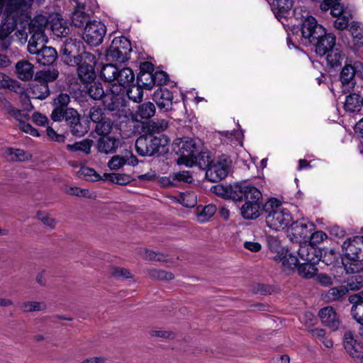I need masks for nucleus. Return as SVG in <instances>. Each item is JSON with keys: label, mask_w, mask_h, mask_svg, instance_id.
<instances>
[{"label": "nucleus", "mask_w": 363, "mask_h": 363, "mask_svg": "<svg viewBox=\"0 0 363 363\" xmlns=\"http://www.w3.org/2000/svg\"><path fill=\"white\" fill-rule=\"evenodd\" d=\"M228 183L223 185V183L211 186V191L216 196L224 199H232L235 201L245 202L240 208V213L245 220H256L261 216V200L262 194L259 189L251 183Z\"/></svg>", "instance_id": "obj_1"}, {"label": "nucleus", "mask_w": 363, "mask_h": 363, "mask_svg": "<svg viewBox=\"0 0 363 363\" xmlns=\"http://www.w3.org/2000/svg\"><path fill=\"white\" fill-rule=\"evenodd\" d=\"M335 45L336 36L325 29L310 45L318 55L323 57L327 54V68L330 80L328 88L335 97L336 89H340V50L335 48Z\"/></svg>", "instance_id": "obj_2"}, {"label": "nucleus", "mask_w": 363, "mask_h": 363, "mask_svg": "<svg viewBox=\"0 0 363 363\" xmlns=\"http://www.w3.org/2000/svg\"><path fill=\"white\" fill-rule=\"evenodd\" d=\"M88 116L90 121L94 125V130L99 135H107L113 128L121 130L123 123H126L127 116H120L119 119L114 116V113L106 111L99 106H92L89 111Z\"/></svg>", "instance_id": "obj_3"}, {"label": "nucleus", "mask_w": 363, "mask_h": 363, "mask_svg": "<svg viewBox=\"0 0 363 363\" xmlns=\"http://www.w3.org/2000/svg\"><path fill=\"white\" fill-rule=\"evenodd\" d=\"M50 118L54 122H65L67 129L76 137L84 136L89 130V121L83 119L73 108L52 111Z\"/></svg>", "instance_id": "obj_4"}, {"label": "nucleus", "mask_w": 363, "mask_h": 363, "mask_svg": "<svg viewBox=\"0 0 363 363\" xmlns=\"http://www.w3.org/2000/svg\"><path fill=\"white\" fill-rule=\"evenodd\" d=\"M325 30L322 25L318 23L315 17L307 15L302 16L301 23L293 26L291 31L298 41L308 47Z\"/></svg>", "instance_id": "obj_5"}, {"label": "nucleus", "mask_w": 363, "mask_h": 363, "mask_svg": "<svg viewBox=\"0 0 363 363\" xmlns=\"http://www.w3.org/2000/svg\"><path fill=\"white\" fill-rule=\"evenodd\" d=\"M199 147H202V142L199 139L184 137L177 138L172 143V151L178 156L177 164L186 167H193L196 153Z\"/></svg>", "instance_id": "obj_6"}, {"label": "nucleus", "mask_w": 363, "mask_h": 363, "mask_svg": "<svg viewBox=\"0 0 363 363\" xmlns=\"http://www.w3.org/2000/svg\"><path fill=\"white\" fill-rule=\"evenodd\" d=\"M170 144L169 138L162 134L160 136L147 135L141 133L135 143L136 152L142 157H150L162 149V152H167V146Z\"/></svg>", "instance_id": "obj_7"}, {"label": "nucleus", "mask_w": 363, "mask_h": 363, "mask_svg": "<svg viewBox=\"0 0 363 363\" xmlns=\"http://www.w3.org/2000/svg\"><path fill=\"white\" fill-rule=\"evenodd\" d=\"M138 81L142 82L145 89L151 90L154 86L161 87L169 81V74L162 70H155V65L148 61L140 62Z\"/></svg>", "instance_id": "obj_8"}, {"label": "nucleus", "mask_w": 363, "mask_h": 363, "mask_svg": "<svg viewBox=\"0 0 363 363\" xmlns=\"http://www.w3.org/2000/svg\"><path fill=\"white\" fill-rule=\"evenodd\" d=\"M28 8L25 0H10L6 5V11L9 12L1 18L0 23V39L6 38L16 29L17 20L14 13L26 10Z\"/></svg>", "instance_id": "obj_9"}, {"label": "nucleus", "mask_w": 363, "mask_h": 363, "mask_svg": "<svg viewBox=\"0 0 363 363\" xmlns=\"http://www.w3.org/2000/svg\"><path fill=\"white\" fill-rule=\"evenodd\" d=\"M233 172L231 157L222 154L214 158L213 162L205 172V178L208 182H217L225 179Z\"/></svg>", "instance_id": "obj_10"}, {"label": "nucleus", "mask_w": 363, "mask_h": 363, "mask_svg": "<svg viewBox=\"0 0 363 363\" xmlns=\"http://www.w3.org/2000/svg\"><path fill=\"white\" fill-rule=\"evenodd\" d=\"M131 51L130 41L126 37L121 35L114 38L106 51V56L108 60L123 63L130 59Z\"/></svg>", "instance_id": "obj_11"}, {"label": "nucleus", "mask_w": 363, "mask_h": 363, "mask_svg": "<svg viewBox=\"0 0 363 363\" xmlns=\"http://www.w3.org/2000/svg\"><path fill=\"white\" fill-rule=\"evenodd\" d=\"M357 74L363 79V65L359 61L352 63V60L346 58L344 67H342V94L354 89L356 84L354 76Z\"/></svg>", "instance_id": "obj_12"}, {"label": "nucleus", "mask_w": 363, "mask_h": 363, "mask_svg": "<svg viewBox=\"0 0 363 363\" xmlns=\"http://www.w3.org/2000/svg\"><path fill=\"white\" fill-rule=\"evenodd\" d=\"M84 43L81 40L66 38L61 47V59L69 66L75 67L82 56L84 50Z\"/></svg>", "instance_id": "obj_13"}, {"label": "nucleus", "mask_w": 363, "mask_h": 363, "mask_svg": "<svg viewBox=\"0 0 363 363\" xmlns=\"http://www.w3.org/2000/svg\"><path fill=\"white\" fill-rule=\"evenodd\" d=\"M96 57L94 55L85 50L82 51V56L76 65L79 79L82 83H92L96 77L95 67Z\"/></svg>", "instance_id": "obj_14"}, {"label": "nucleus", "mask_w": 363, "mask_h": 363, "mask_svg": "<svg viewBox=\"0 0 363 363\" xmlns=\"http://www.w3.org/2000/svg\"><path fill=\"white\" fill-rule=\"evenodd\" d=\"M361 257L360 262L352 264L351 270L348 271L347 274L353 275L342 281L346 284L342 285V301L345 300V294L349 291L359 290L363 286V256Z\"/></svg>", "instance_id": "obj_15"}, {"label": "nucleus", "mask_w": 363, "mask_h": 363, "mask_svg": "<svg viewBox=\"0 0 363 363\" xmlns=\"http://www.w3.org/2000/svg\"><path fill=\"white\" fill-rule=\"evenodd\" d=\"M106 27L101 21H93L84 26L82 38L88 45L96 47L102 43Z\"/></svg>", "instance_id": "obj_16"}, {"label": "nucleus", "mask_w": 363, "mask_h": 363, "mask_svg": "<svg viewBox=\"0 0 363 363\" xmlns=\"http://www.w3.org/2000/svg\"><path fill=\"white\" fill-rule=\"evenodd\" d=\"M342 268L348 274V271L357 262H360L359 255V246L352 240V238H347L342 244Z\"/></svg>", "instance_id": "obj_17"}, {"label": "nucleus", "mask_w": 363, "mask_h": 363, "mask_svg": "<svg viewBox=\"0 0 363 363\" xmlns=\"http://www.w3.org/2000/svg\"><path fill=\"white\" fill-rule=\"evenodd\" d=\"M305 218H302L301 220L293 221L290 224V230L291 234H288L290 238V240L292 242L299 243L302 241H308L310 238V235L312 231L315 229V225L313 222H308L310 228L308 229V224L302 223L301 220H305Z\"/></svg>", "instance_id": "obj_18"}, {"label": "nucleus", "mask_w": 363, "mask_h": 363, "mask_svg": "<svg viewBox=\"0 0 363 363\" xmlns=\"http://www.w3.org/2000/svg\"><path fill=\"white\" fill-rule=\"evenodd\" d=\"M156 113V106L154 102H139L131 112V118L133 121L143 123L151 119Z\"/></svg>", "instance_id": "obj_19"}, {"label": "nucleus", "mask_w": 363, "mask_h": 363, "mask_svg": "<svg viewBox=\"0 0 363 363\" xmlns=\"http://www.w3.org/2000/svg\"><path fill=\"white\" fill-rule=\"evenodd\" d=\"M152 100L160 111L169 112L172 110L173 93L167 88H158L152 95Z\"/></svg>", "instance_id": "obj_20"}, {"label": "nucleus", "mask_w": 363, "mask_h": 363, "mask_svg": "<svg viewBox=\"0 0 363 363\" xmlns=\"http://www.w3.org/2000/svg\"><path fill=\"white\" fill-rule=\"evenodd\" d=\"M122 145L121 140L114 136L100 135L96 141V149L98 152L104 154L115 153L117 149Z\"/></svg>", "instance_id": "obj_21"}, {"label": "nucleus", "mask_w": 363, "mask_h": 363, "mask_svg": "<svg viewBox=\"0 0 363 363\" xmlns=\"http://www.w3.org/2000/svg\"><path fill=\"white\" fill-rule=\"evenodd\" d=\"M169 121L163 118L150 119L143 123L140 126L141 133L152 135L160 134L167 129Z\"/></svg>", "instance_id": "obj_22"}, {"label": "nucleus", "mask_w": 363, "mask_h": 363, "mask_svg": "<svg viewBox=\"0 0 363 363\" xmlns=\"http://www.w3.org/2000/svg\"><path fill=\"white\" fill-rule=\"evenodd\" d=\"M104 109L111 113H114V116L119 119V116H126L124 110H121L123 98L118 94H106L103 98Z\"/></svg>", "instance_id": "obj_23"}, {"label": "nucleus", "mask_w": 363, "mask_h": 363, "mask_svg": "<svg viewBox=\"0 0 363 363\" xmlns=\"http://www.w3.org/2000/svg\"><path fill=\"white\" fill-rule=\"evenodd\" d=\"M347 294H345L346 298L345 301H347L352 304L351 308L352 318L357 323H363V291L350 296H347Z\"/></svg>", "instance_id": "obj_24"}, {"label": "nucleus", "mask_w": 363, "mask_h": 363, "mask_svg": "<svg viewBox=\"0 0 363 363\" xmlns=\"http://www.w3.org/2000/svg\"><path fill=\"white\" fill-rule=\"evenodd\" d=\"M138 159L128 150H125L121 155H115L108 162V166L111 169L117 170L125 164L135 165L138 164Z\"/></svg>", "instance_id": "obj_25"}, {"label": "nucleus", "mask_w": 363, "mask_h": 363, "mask_svg": "<svg viewBox=\"0 0 363 363\" xmlns=\"http://www.w3.org/2000/svg\"><path fill=\"white\" fill-rule=\"evenodd\" d=\"M315 3L320 4V9L323 11L330 10V13L333 17H337L334 21V27L340 30V0H311Z\"/></svg>", "instance_id": "obj_26"}, {"label": "nucleus", "mask_w": 363, "mask_h": 363, "mask_svg": "<svg viewBox=\"0 0 363 363\" xmlns=\"http://www.w3.org/2000/svg\"><path fill=\"white\" fill-rule=\"evenodd\" d=\"M48 25V18L42 15H38L30 20L28 24V31L32 34L31 37L37 38L38 40H43L44 31Z\"/></svg>", "instance_id": "obj_27"}, {"label": "nucleus", "mask_w": 363, "mask_h": 363, "mask_svg": "<svg viewBox=\"0 0 363 363\" xmlns=\"http://www.w3.org/2000/svg\"><path fill=\"white\" fill-rule=\"evenodd\" d=\"M342 344L346 352L352 358L359 353H363V343L355 340L350 330L345 333Z\"/></svg>", "instance_id": "obj_28"}, {"label": "nucleus", "mask_w": 363, "mask_h": 363, "mask_svg": "<svg viewBox=\"0 0 363 363\" xmlns=\"http://www.w3.org/2000/svg\"><path fill=\"white\" fill-rule=\"evenodd\" d=\"M58 57L56 50L52 47L41 45L37 54L36 62L43 66H52Z\"/></svg>", "instance_id": "obj_29"}, {"label": "nucleus", "mask_w": 363, "mask_h": 363, "mask_svg": "<svg viewBox=\"0 0 363 363\" xmlns=\"http://www.w3.org/2000/svg\"><path fill=\"white\" fill-rule=\"evenodd\" d=\"M360 22L352 21L350 23V28L346 29L348 35L352 38V51L356 53L359 51L361 46L363 45V28H360Z\"/></svg>", "instance_id": "obj_30"}, {"label": "nucleus", "mask_w": 363, "mask_h": 363, "mask_svg": "<svg viewBox=\"0 0 363 363\" xmlns=\"http://www.w3.org/2000/svg\"><path fill=\"white\" fill-rule=\"evenodd\" d=\"M321 320L322 323L329 328H335L337 329L340 323L337 318V313L335 308L331 306H328L320 309L318 314Z\"/></svg>", "instance_id": "obj_31"}, {"label": "nucleus", "mask_w": 363, "mask_h": 363, "mask_svg": "<svg viewBox=\"0 0 363 363\" xmlns=\"http://www.w3.org/2000/svg\"><path fill=\"white\" fill-rule=\"evenodd\" d=\"M293 5V0H273L271 8L275 17L280 20L288 16Z\"/></svg>", "instance_id": "obj_32"}, {"label": "nucleus", "mask_w": 363, "mask_h": 363, "mask_svg": "<svg viewBox=\"0 0 363 363\" xmlns=\"http://www.w3.org/2000/svg\"><path fill=\"white\" fill-rule=\"evenodd\" d=\"M198 150V153H196L195 155L196 161L194 162V166L197 165L206 172L213 162L214 158H213L212 152L204 147L203 143L202 147H199Z\"/></svg>", "instance_id": "obj_33"}, {"label": "nucleus", "mask_w": 363, "mask_h": 363, "mask_svg": "<svg viewBox=\"0 0 363 363\" xmlns=\"http://www.w3.org/2000/svg\"><path fill=\"white\" fill-rule=\"evenodd\" d=\"M363 106V97L359 94L350 93L346 96L343 108L346 112H359Z\"/></svg>", "instance_id": "obj_34"}, {"label": "nucleus", "mask_w": 363, "mask_h": 363, "mask_svg": "<svg viewBox=\"0 0 363 363\" xmlns=\"http://www.w3.org/2000/svg\"><path fill=\"white\" fill-rule=\"evenodd\" d=\"M116 81L120 86L124 89L133 85V83L136 82L133 71L129 67L118 69Z\"/></svg>", "instance_id": "obj_35"}, {"label": "nucleus", "mask_w": 363, "mask_h": 363, "mask_svg": "<svg viewBox=\"0 0 363 363\" xmlns=\"http://www.w3.org/2000/svg\"><path fill=\"white\" fill-rule=\"evenodd\" d=\"M218 208L215 204L211 203L206 206L198 205L196 208V215L198 220L201 223H203L210 220L215 215Z\"/></svg>", "instance_id": "obj_36"}, {"label": "nucleus", "mask_w": 363, "mask_h": 363, "mask_svg": "<svg viewBox=\"0 0 363 363\" xmlns=\"http://www.w3.org/2000/svg\"><path fill=\"white\" fill-rule=\"evenodd\" d=\"M172 198L174 201L187 208H192L197 205V196L192 191L181 192L177 196H173Z\"/></svg>", "instance_id": "obj_37"}, {"label": "nucleus", "mask_w": 363, "mask_h": 363, "mask_svg": "<svg viewBox=\"0 0 363 363\" xmlns=\"http://www.w3.org/2000/svg\"><path fill=\"white\" fill-rule=\"evenodd\" d=\"M0 192L2 194H30L29 189L26 186V183H0Z\"/></svg>", "instance_id": "obj_38"}, {"label": "nucleus", "mask_w": 363, "mask_h": 363, "mask_svg": "<svg viewBox=\"0 0 363 363\" xmlns=\"http://www.w3.org/2000/svg\"><path fill=\"white\" fill-rule=\"evenodd\" d=\"M16 70L18 77L24 81L32 79L33 76V65L28 61L22 60L16 64Z\"/></svg>", "instance_id": "obj_39"}, {"label": "nucleus", "mask_w": 363, "mask_h": 363, "mask_svg": "<svg viewBox=\"0 0 363 363\" xmlns=\"http://www.w3.org/2000/svg\"><path fill=\"white\" fill-rule=\"evenodd\" d=\"M71 21L73 26L78 28H82L89 23L90 16L84 11V6L82 9L78 6L72 13Z\"/></svg>", "instance_id": "obj_40"}, {"label": "nucleus", "mask_w": 363, "mask_h": 363, "mask_svg": "<svg viewBox=\"0 0 363 363\" xmlns=\"http://www.w3.org/2000/svg\"><path fill=\"white\" fill-rule=\"evenodd\" d=\"M281 212V209L278 210L277 212L272 214V216L267 215L266 224L272 230H279V228L282 227L284 229V218Z\"/></svg>", "instance_id": "obj_41"}, {"label": "nucleus", "mask_w": 363, "mask_h": 363, "mask_svg": "<svg viewBox=\"0 0 363 363\" xmlns=\"http://www.w3.org/2000/svg\"><path fill=\"white\" fill-rule=\"evenodd\" d=\"M143 89L145 88L142 86V82L138 81L137 77L136 82L133 83V85L126 88V94L130 100L139 103L142 101L143 98Z\"/></svg>", "instance_id": "obj_42"}, {"label": "nucleus", "mask_w": 363, "mask_h": 363, "mask_svg": "<svg viewBox=\"0 0 363 363\" xmlns=\"http://www.w3.org/2000/svg\"><path fill=\"white\" fill-rule=\"evenodd\" d=\"M309 237L310 238L308 241L300 242L301 248L306 247L307 251H308V247H313V246H315L328 238V235L325 232L315 230L311 232Z\"/></svg>", "instance_id": "obj_43"}, {"label": "nucleus", "mask_w": 363, "mask_h": 363, "mask_svg": "<svg viewBox=\"0 0 363 363\" xmlns=\"http://www.w3.org/2000/svg\"><path fill=\"white\" fill-rule=\"evenodd\" d=\"M282 206V201L276 197H269L264 203H261V215L266 213L271 215L280 209Z\"/></svg>", "instance_id": "obj_44"}, {"label": "nucleus", "mask_w": 363, "mask_h": 363, "mask_svg": "<svg viewBox=\"0 0 363 363\" xmlns=\"http://www.w3.org/2000/svg\"><path fill=\"white\" fill-rule=\"evenodd\" d=\"M5 152L12 161L23 162L31 159V155L21 149L7 147Z\"/></svg>", "instance_id": "obj_45"}, {"label": "nucleus", "mask_w": 363, "mask_h": 363, "mask_svg": "<svg viewBox=\"0 0 363 363\" xmlns=\"http://www.w3.org/2000/svg\"><path fill=\"white\" fill-rule=\"evenodd\" d=\"M65 190L67 194L79 197L96 199V194L95 191H90L88 189H82L78 186H68L65 185Z\"/></svg>", "instance_id": "obj_46"}, {"label": "nucleus", "mask_w": 363, "mask_h": 363, "mask_svg": "<svg viewBox=\"0 0 363 363\" xmlns=\"http://www.w3.org/2000/svg\"><path fill=\"white\" fill-rule=\"evenodd\" d=\"M94 141L91 139H84L82 141L75 142L73 144H68L67 150L71 152L81 151L85 154H89Z\"/></svg>", "instance_id": "obj_47"}, {"label": "nucleus", "mask_w": 363, "mask_h": 363, "mask_svg": "<svg viewBox=\"0 0 363 363\" xmlns=\"http://www.w3.org/2000/svg\"><path fill=\"white\" fill-rule=\"evenodd\" d=\"M59 76V72L55 68H48L38 72L35 74V79H39L43 83L48 84L49 82H53Z\"/></svg>", "instance_id": "obj_48"}, {"label": "nucleus", "mask_w": 363, "mask_h": 363, "mask_svg": "<svg viewBox=\"0 0 363 363\" xmlns=\"http://www.w3.org/2000/svg\"><path fill=\"white\" fill-rule=\"evenodd\" d=\"M118 68L112 64H106L103 66L100 76L101 79L108 82L116 81Z\"/></svg>", "instance_id": "obj_49"}, {"label": "nucleus", "mask_w": 363, "mask_h": 363, "mask_svg": "<svg viewBox=\"0 0 363 363\" xmlns=\"http://www.w3.org/2000/svg\"><path fill=\"white\" fill-rule=\"evenodd\" d=\"M252 292L255 294L262 296L270 295L275 292L277 286L275 285L266 284L263 283H254L252 285Z\"/></svg>", "instance_id": "obj_50"}, {"label": "nucleus", "mask_w": 363, "mask_h": 363, "mask_svg": "<svg viewBox=\"0 0 363 363\" xmlns=\"http://www.w3.org/2000/svg\"><path fill=\"white\" fill-rule=\"evenodd\" d=\"M9 89L12 91L18 92L20 89L19 83L11 79L4 73L0 72V89Z\"/></svg>", "instance_id": "obj_51"}, {"label": "nucleus", "mask_w": 363, "mask_h": 363, "mask_svg": "<svg viewBox=\"0 0 363 363\" xmlns=\"http://www.w3.org/2000/svg\"><path fill=\"white\" fill-rule=\"evenodd\" d=\"M70 102V96L69 94L65 93L59 94L54 99L52 102L53 110L60 109L63 111L66 108H69L68 105Z\"/></svg>", "instance_id": "obj_52"}, {"label": "nucleus", "mask_w": 363, "mask_h": 363, "mask_svg": "<svg viewBox=\"0 0 363 363\" xmlns=\"http://www.w3.org/2000/svg\"><path fill=\"white\" fill-rule=\"evenodd\" d=\"M31 90L34 95L33 97L40 100L45 99L50 94L48 84L41 82H40L39 84L33 85Z\"/></svg>", "instance_id": "obj_53"}, {"label": "nucleus", "mask_w": 363, "mask_h": 363, "mask_svg": "<svg viewBox=\"0 0 363 363\" xmlns=\"http://www.w3.org/2000/svg\"><path fill=\"white\" fill-rule=\"evenodd\" d=\"M297 252L298 257L301 259L310 262L309 267L311 269V271H310V274H312V278L314 277V276L315 275L318 277V274H319V273L316 265L319 263L320 259H314L313 257H310L311 252H309V251H307L306 255L303 254V252L302 250H299Z\"/></svg>", "instance_id": "obj_54"}, {"label": "nucleus", "mask_w": 363, "mask_h": 363, "mask_svg": "<svg viewBox=\"0 0 363 363\" xmlns=\"http://www.w3.org/2000/svg\"><path fill=\"white\" fill-rule=\"evenodd\" d=\"M90 86L87 89L89 95L94 100L103 99L105 96V93L100 82L90 83Z\"/></svg>", "instance_id": "obj_55"}, {"label": "nucleus", "mask_w": 363, "mask_h": 363, "mask_svg": "<svg viewBox=\"0 0 363 363\" xmlns=\"http://www.w3.org/2000/svg\"><path fill=\"white\" fill-rule=\"evenodd\" d=\"M79 172L81 175L84 176V179L86 182H100L102 180L101 177L92 168L84 167L81 168Z\"/></svg>", "instance_id": "obj_56"}, {"label": "nucleus", "mask_w": 363, "mask_h": 363, "mask_svg": "<svg viewBox=\"0 0 363 363\" xmlns=\"http://www.w3.org/2000/svg\"><path fill=\"white\" fill-rule=\"evenodd\" d=\"M150 274L151 277L160 281H169L174 278V274L172 272L163 269H152Z\"/></svg>", "instance_id": "obj_57"}, {"label": "nucleus", "mask_w": 363, "mask_h": 363, "mask_svg": "<svg viewBox=\"0 0 363 363\" xmlns=\"http://www.w3.org/2000/svg\"><path fill=\"white\" fill-rule=\"evenodd\" d=\"M277 255L273 257V259L277 262H281L282 267H285L287 264H289V259L287 257L288 254L290 253L289 248L288 247H281L277 252H276Z\"/></svg>", "instance_id": "obj_58"}, {"label": "nucleus", "mask_w": 363, "mask_h": 363, "mask_svg": "<svg viewBox=\"0 0 363 363\" xmlns=\"http://www.w3.org/2000/svg\"><path fill=\"white\" fill-rule=\"evenodd\" d=\"M352 10L342 4V31L350 26V18H353Z\"/></svg>", "instance_id": "obj_59"}, {"label": "nucleus", "mask_w": 363, "mask_h": 363, "mask_svg": "<svg viewBox=\"0 0 363 363\" xmlns=\"http://www.w3.org/2000/svg\"><path fill=\"white\" fill-rule=\"evenodd\" d=\"M52 30L57 37H67L69 33V28L62 25V21H57L52 24Z\"/></svg>", "instance_id": "obj_60"}, {"label": "nucleus", "mask_w": 363, "mask_h": 363, "mask_svg": "<svg viewBox=\"0 0 363 363\" xmlns=\"http://www.w3.org/2000/svg\"><path fill=\"white\" fill-rule=\"evenodd\" d=\"M322 298L325 302H330L335 300H340V286L333 287L325 294H321Z\"/></svg>", "instance_id": "obj_61"}, {"label": "nucleus", "mask_w": 363, "mask_h": 363, "mask_svg": "<svg viewBox=\"0 0 363 363\" xmlns=\"http://www.w3.org/2000/svg\"><path fill=\"white\" fill-rule=\"evenodd\" d=\"M310 262L306 261L304 263H299L297 266H296L295 269H296L298 274L306 279H309L312 278V274H310L309 270H306L308 266H309Z\"/></svg>", "instance_id": "obj_62"}, {"label": "nucleus", "mask_w": 363, "mask_h": 363, "mask_svg": "<svg viewBox=\"0 0 363 363\" xmlns=\"http://www.w3.org/2000/svg\"><path fill=\"white\" fill-rule=\"evenodd\" d=\"M37 218L38 220H40L44 225L51 228H54L55 226V219L50 218L48 216V214L45 213L42 211H38L37 212Z\"/></svg>", "instance_id": "obj_63"}, {"label": "nucleus", "mask_w": 363, "mask_h": 363, "mask_svg": "<svg viewBox=\"0 0 363 363\" xmlns=\"http://www.w3.org/2000/svg\"><path fill=\"white\" fill-rule=\"evenodd\" d=\"M24 312H33L42 311L41 303L38 301H26L22 304Z\"/></svg>", "instance_id": "obj_64"}]
</instances>
